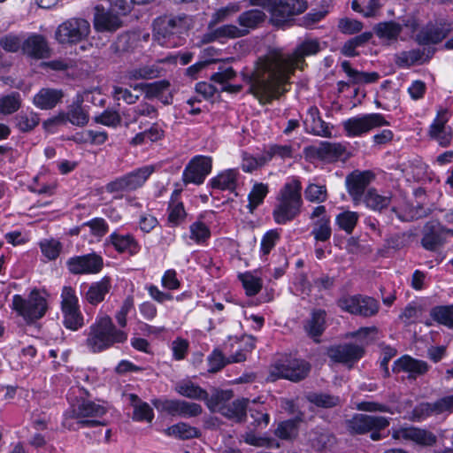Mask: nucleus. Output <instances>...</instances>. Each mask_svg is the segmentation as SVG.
<instances>
[{
  "label": "nucleus",
  "instance_id": "17",
  "mask_svg": "<svg viewBox=\"0 0 453 453\" xmlns=\"http://www.w3.org/2000/svg\"><path fill=\"white\" fill-rule=\"evenodd\" d=\"M393 437L399 441H412L421 446H433L436 435L432 432L414 426L400 427L394 431Z\"/></svg>",
  "mask_w": 453,
  "mask_h": 453
},
{
  "label": "nucleus",
  "instance_id": "42",
  "mask_svg": "<svg viewBox=\"0 0 453 453\" xmlns=\"http://www.w3.org/2000/svg\"><path fill=\"white\" fill-rule=\"evenodd\" d=\"M39 122V115L33 111H22L15 117L17 128L24 133L32 131Z\"/></svg>",
  "mask_w": 453,
  "mask_h": 453
},
{
  "label": "nucleus",
  "instance_id": "55",
  "mask_svg": "<svg viewBox=\"0 0 453 453\" xmlns=\"http://www.w3.org/2000/svg\"><path fill=\"white\" fill-rule=\"evenodd\" d=\"M375 34L380 38L385 40L396 39L402 31V27L395 22H383L378 24L375 28Z\"/></svg>",
  "mask_w": 453,
  "mask_h": 453
},
{
  "label": "nucleus",
  "instance_id": "64",
  "mask_svg": "<svg viewBox=\"0 0 453 453\" xmlns=\"http://www.w3.org/2000/svg\"><path fill=\"white\" fill-rule=\"evenodd\" d=\"M311 441L313 449L320 452L330 449L335 443L334 436L326 431L316 434Z\"/></svg>",
  "mask_w": 453,
  "mask_h": 453
},
{
  "label": "nucleus",
  "instance_id": "58",
  "mask_svg": "<svg viewBox=\"0 0 453 453\" xmlns=\"http://www.w3.org/2000/svg\"><path fill=\"white\" fill-rule=\"evenodd\" d=\"M351 7L365 17H372L378 12L380 3L379 0H353Z\"/></svg>",
  "mask_w": 453,
  "mask_h": 453
},
{
  "label": "nucleus",
  "instance_id": "29",
  "mask_svg": "<svg viewBox=\"0 0 453 453\" xmlns=\"http://www.w3.org/2000/svg\"><path fill=\"white\" fill-rule=\"evenodd\" d=\"M111 288V279L104 277L88 286V290L84 294V299L91 305H97L104 300Z\"/></svg>",
  "mask_w": 453,
  "mask_h": 453
},
{
  "label": "nucleus",
  "instance_id": "14",
  "mask_svg": "<svg viewBox=\"0 0 453 453\" xmlns=\"http://www.w3.org/2000/svg\"><path fill=\"white\" fill-rule=\"evenodd\" d=\"M103 265V257L96 253L74 256L66 261V267L73 274L98 273Z\"/></svg>",
  "mask_w": 453,
  "mask_h": 453
},
{
  "label": "nucleus",
  "instance_id": "52",
  "mask_svg": "<svg viewBox=\"0 0 453 453\" xmlns=\"http://www.w3.org/2000/svg\"><path fill=\"white\" fill-rule=\"evenodd\" d=\"M280 238V231L278 229H271L264 234L260 242V257L261 259L266 260L267 256L276 246Z\"/></svg>",
  "mask_w": 453,
  "mask_h": 453
},
{
  "label": "nucleus",
  "instance_id": "39",
  "mask_svg": "<svg viewBox=\"0 0 453 453\" xmlns=\"http://www.w3.org/2000/svg\"><path fill=\"white\" fill-rule=\"evenodd\" d=\"M250 403V401L247 398L238 399L230 403H226L219 413L235 421H242Z\"/></svg>",
  "mask_w": 453,
  "mask_h": 453
},
{
  "label": "nucleus",
  "instance_id": "59",
  "mask_svg": "<svg viewBox=\"0 0 453 453\" xmlns=\"http://www.w3.org/2000/svg\"><path fill=\"white\" fill-rule=\"evenodd\" d=\"M424 58V52L419 49H413L408 51H402L396 56V64L399 66H411L421 63Z\"/></svg>",
  "mask_w": 453,
  "mask_h": 453
},
{
  "label": "nucleus",
  "instance_id": "51",
  "mask_svg": "<svg viewBox=\"0 0 453 453\" xmlns=\"http://www.w3.org/2000/svg\"><path fill=\"white\" fill-rule=\"evenodd\" d=\"M42 254L48 261L56 260L63 249L60 241L54 238L42 239L39 242Z\"/></svg>",
  "mask_w": 453,
  "mask_h": 453
},
{
  "label": "nucleus",
  "instance_id": "1",
  "mask_svg": "<svg viewBox=\"0 0 453 453\" xmlns=\"http://www.w3.org/2000/svg\"><path fill=\"white\" fill-rule=\"evenodd\" d=\"M320 50L317 40L302 42L291 54L281 50H273L258 58L251 71L242 73V81L249 85L248 92L267 104L278 99L287 88L291 74L296 68H303L304 58L318 53Z\"/></svg>",
  "mask_w": 453,
  "mask_h": 453
},
{
  "label": "nucleus",
  "instance_id": "3",
  "mask_svg": "<svg viewBox=\"0 0 453 453\" xmlns=\"http://www.w3.org/2000/svg\"><path fill=\"white\" fill-rule=\"evenodd\" d=\"M302 185L297 179L288 180L279 192L273 217L277 224L284 225L296 219L301 212Z\"/></svg>",
  "mask_w": 453,
  "mask_h": 453
},
{
  "label": "nucleus",
  "instance_id": "62",
  "mask_svg": "<svg viewBox=\"0 0 453 453\" xmlns=\"http://www.w3.org/2000/svg\"><path fill=\"white\" fill-rule=\"evenodd\" d=\"M267 194L268 187L266 184H254L252 189L250 190L248 196L250 210L252 211L255 208H257L260 203H262Z\"/></svg>",
  "mask_w": 453,
  "mask_h": 453
},
{
  "label": "nucleus",
  "instance_id": "60",
  "mask_svg": "<svg viewBox=\"0 0 453 453\" xmlns=\"http://www.w3.org/2000/svg\"><path fill=\"white\" fill-rule=\"evenodd\" d=\"M344 147L340 143L323 142L317 149L318 155L326 159L339 157L342 155Z\"/></svg>",
  "mask_w": 453,
  "mask_h": 453
},
{
  "label": "nucleus",
  "instance_id": "40",
  "mask_svg": "<svg viewBox=\"0 0 453 453\" xmlns=\"http://www.w3.org/2000/svg\"><path fill=\"white\" fill-rule=\"evenodd\" d=\"M341 67L350 79V82L352 83H371L376 81L380 78L378 73H365L353 69L349 61H342Z\"/></svg>",
  "mask_w": 453,
  "mask_h": 453
},
{
  "label": "nucleus",
  "instance_id": "50",
  "mask_svg": "<svg viewBox=\"0 0 453 453\" xmlns=\"http://www.w3.org/2000/svg\"><path fill=\"white\" fill-rule=\"evenodd\" d=\"M359 219V214L356 211H344L335 218L336 226L348 234H352Z\"/></svg>",
  "mask_w": 453,
  "mask_h": 453
},
{
  "label": "nucleus",
  "instance_id": "11",
  "mask_svg": "<svg viewBox=\"0 0 453 453\" xmlns=\"http://www.w3.org/2000/svg\"><path fill=\"white\" fill-rule=\"evenodd\" d=\"M155 171L156 166L153 165H143L109 183L107 190L110 192L134 190L141 188Z\"/></svg>",
  "mask_w": 453,
  "mask_h": 453
},
{
  "label": "nucleus",
  "instance_id": "38",
  "mask_svg": "<svg viewBox=\"0 0 453 453\" xmlns=\"http://www.w3.org/2000/svg\"><path fill=\"white\" fill-rule=\"evenodd\" d=\"M450 28L443 25L426 27L422 30L418 39L421 44H436L441 42L449 33Z\"/></svg>",
  "mask_w": 453,
  "mask_h": 453
},
{
  "label": "nucleus",
  "instance_id": "26",
  "mask_svg": "<svg viewBox=\"0 0 453 453\" xmlns=\"http://www.w3.org/2000/svg\"><path fill=\"white\" fill-rule=\"evenodd\" d=\"M245 35H247L246 28H239L234 25H224L216 28H209V31L203 35L202 41L204 43H209L226 38H238Z\"/></svg>",
  "mask_w": 453,
  "mask_h": 453
},
{
  "label": "nucleus",
  "instance_id": "22",
  "mask_svg": "<svg viewBox=\"0 0 453 453\" xmlns=\"http://www.w3.org/2000/svg\"><path fill=\"white\" fill-rule=\"evenodd\" d=\"M163 409L173 416L182 418H195L203 412L200 404L184 400H166L163 403Z\"/></svg>",
  "mask_w": 453,
  "mask_h": 453
},
{
  "label": "nucleus",
  "instance_id": "27",
  "mask_svg": "<svg viewBox=\"0 0 453 453\" xmlns=\"http://www.w3.org/2000/svg\"><path fill=\"white\" fill-rule=\"evenodd\" d=\"M123 396L125 402L128 403L134 409L132 418L134 421L150 423L153 420L154 411L149 403L142 401L134 394H125Z\"/></svg>",
  "mask_w": 453,
  "mask_h": 453
},
{
  "label": "nucleus",
  "instance_id": "36",
  "mask_svg": "<svg viewBox=\"0 0 453 453\" xmlns=\"http://www.w3.org/2000/svg\"><path fill=\"white\" fill-rule=\"evenodd\" d=\"M82 99L69 106L66 113L59 116L60 120H67L74 126H85L89 119L88 111L81 105Z\"/></svg>",
  "mask_w": 453,
  "mask_h": 453
},
{
  "label": "nucleus",
  "instance_id": "2",
  "mask_svg": "<svg viewBox=\"0 0 453 453\" xmlns=\"http://www.w3.org/2000/svg\"><path fill=\"white\" fill-rule=\"evenodd\" d=\"M127 340V334L118 329L109 316L104 315L96 318L89 326L86 346L91 352L98 353L116 343H123Z\"/></svg>",
  "mask_w": 453,
  "mask_h": 453
},
{
  "label": "nucleus",
  "instance_id": "47",
  "mask_svg": "<svg viewBox=\"0 0 453 453\" xmlns=\"http://www.w3.org/2000/svg\"><path fill=\"white\" fill-rule=\"evenodd\" d=\"M265 17V13L260 10L255 9L244 12L238 18L239 28H246L248 34L250 29L255 28L264 21Z\"/></svg>",
  "mask_w": 453,
  "mask_h": 453
},
{
  "label": "nucleus",
  "instance_id": "63",
  "mask_svg": "<svg viewBox=\"0 0 453 453\" xmlns=\"http://www.w3.org/2000/svg\"><path fill=\"white\" fill-rule=\"evenodd\" d=\"M20 95L13 92L10 95L0 98V112L4 114H11L19 110L20 107Z\"/></svg>",
  "mask_w": 453,
  "mask_h": 453
},
{
  "label": "nucleus",
  "instance_id": "19",
  "mask_svg": "<svg viewBox=\"0 0 453 453\" xmlns=\"http://www.w3.org/2000/svg\"><path fill=\"white\" fill-rule=\"evenodd\" d=\"M310 371V365L300 359H293L288 364H276L273 374L292 381H298L304 379Z\"/></svg>",
  "mask_w": 453,
  "mask_h": 453
},
{
  "label": "nucleus",
  "instance_id": "24",
  "mask_svg": "<svg viewBox=\"0 0 453 453\" xmlns=\"http://www.w3.org/2000/svg\"><path fill=\"white\" fill-rule=\"evenodd\" d=\"M240 173L236 168H230L219 173L209 180L212 189L234 192L240 183Z\"/></svg>",
  "mask_w": 453,
  "mask_h": 453
},
{
  "label": "nucleus",
  "instance_id": "6",
  "mask_svg": "<svg viewBox=\"0 0 453 453\" xmlns=\"http://www.w3.org/2000/svg\"><path fill=\"white\" fill-rule=\"evenodd\" d=\"M12 307L27 321H35L45 315L48 303L43 293L33 290L27 298L19 295L13 296Z\"/></svg>",
  "mask_w": 453,
  "mask_h": 453
},
{
  "label": "nucleus",
  "instance_id": "12",
  "mask_svg": "<svg viewBox=\"0 0 453 453\" xmlns=\"http://www.w3.org/2000/svg\"><path fill=\"white\" fill-rule=\"evenodd\" d=\"M450 116L449 110L440 108L428 128L429 137L441 147H449L453 139V129L448 125Z\"/></svg>",
  "mask_w": 453,
  "mask_h": 453
},
{
  "label": "nucleus",
  "instance_id": "32",
  "mask_svg": "<svg viewBox=\"0 0 453 453\" xmlns=\"http://www.w3.org/2000/svg\"><path fill=\"white\" fill-rule=\"evenodd\" d=\"M180 190L175 189L172 193L167 208L168 222L173 226L180 225L187 217V212L183 203L180 200Z\"/></svg>",
  "mask_w": 453,
  "mask_h": 453
},
{
  "label": "nucleus",
  "instance_id": "54",
  "mask_svg": "<svg viewBox=\"0 0 453 453\" xmlns=\"http://www.w3.org/2000/svg\"><path fill=\"white\" fill-rule=\"evenodd\" d=\"M306 398L310 403L321 408H332L338 405L341 402L339 396L326 393H309Z\"/></svg>",
  "mask_w": 453,
  "mask_h": 453
},
{
  "label": "nucleus",
  "instance_id": "57",
  "mask_svg": "<svg viewBox=\"0 0 453 453\" xmlns=\"http://www.w3.org/2000/svg\"><path fill=\"white\" fill-rule=\"evenodd\" d=\"M268 159L280 158L282 160L293 157L294 150L290 144H272L265 151Z\"/></svg>",
  "mask_w": 453,
  "mask_h": 453
},
{
  "label": "nucleus",
  "instance_id": "28",
  "mask_svg": "<svg viewBox=\"0 0 453 453\" xmlns=\"http://www.w3.org/2000/svg\"><path fill=\"white\" fill-rule=\"evenodd\" d=\"M235 75L236 73L233 67H219L218 72L211 75V81L219 88L220 92L238 93L242 87L229 83Z\"/></svg>",
  "mask_w": 453,
  "mask_h": 453
},
{
  "label": "nucleus",
  "instance_id": "35",
  "mask_svg": "<svg viewBox=\"0 0 453 453\" xmlns=\"http://www.w3.org/2000/svg\"><path fill=\"white\" fill-rule=\"evenodd\" d=\"M174 389L179 395L189 399L203 401L207 398V391L188 379L177 382Z\"/></svg>",
  "mask_w": 453,
  "mask_h": 453
},
{
  "label": "nucleus",
  "instance_id": "18",
  "mask_svg": "<svg viewBox=\"0 0 453 453\" xmlns=\"http://www.w3.org/2000/svg\"><path fill=\"white\" fill-rule=\"evenodd\" d=\"M373 175L369 171L353 172L346 178V186L355 205L361 203L365 190L372 180Z\"/></svg>",
  "mask_w": 453,
  "mask_h": 453
},
{
  "label": "nucleus",
  "instance_id": "43",
  "mask_svg": "<svg viewBox=\"0 0 453 453\" xmlns=\"http://www.w3.org/2000/svg\"><path fill=\"white\" fill-rule=\"evenodd\" d=\"M64 326L72 331H77L84 325L80 307L61 309Z\"/></svg>",
  "mask_w": 453,
  "mask_h": 453
},
{
  "label": "nucleus",
  "instance_id": "21",
  "mask_svg": "<svg viewBox=\"0 0 453 453\" xmlns=\"http://www.w3.org/2000/svg\"><path fill=\"white\" fill-rule=\"evenodd\" d=\"M122 26L120 17L101 5L95 8L94 27L97 32H114Z\"/></svg>",
  "mask_w": 453,
  "mask_h": 453
},
{
  "label": "nucleus",
  "instance_id": "20",
  "mask_svg": "<svg viewBox=\"0 0 453 453\" xmlns=\"http://www.w3.org/2000/svg\"><path fill=\"white\" fill-rule=\"evenodd\" d=\"M453 411V395L444 396L434 403H421L414 409V415L418 420H423L432 415Z\"/></svg>",
  "mask_w": 453,
  "mask_h": 453
},
{
  "label": "nucleus",
  "instance_id": "61",
  "mask_svg": "<svg viewBox=\"0 0 453 453\" xmlns=\"http://www.w3.org/2000/svg\"><path fill=\"white\" fill-rule=\"evenodd\" d=\"M305 198L312 203H321L327 199V190L325 185L311 183L304 191Z\"/></svg>",
  "mask_w": 453,
  "mask_h": 453
},
{
  "label": "nucleus",
  "instance_id": "23",
  "mask_svg": "<svg viewBox=\"0 0 453 453\" xmlns=\"http://www.w3.org/2000/svg\"><path fill=\"white\" fill-rule=\"evenodd\" d=\"M107 242L111 244L119 253H127L130 256L138 254L141 245L132 234L112 232L107 238Z\"/></svg>",
  "mask_w": 453,
  "mask_h": 453
},
{
  "label": "nucleus",
  "instance_id": "10",
  "mask_svg": "<svg viewBox=\"0 0 453 453\" xmlns=\"http://www.w3.org/2000/svg\"><path fill=\"white\" fill-rule=\"evenodd\" d=\"M252 5L261 6L271 14L272 22L280 26L288 21L291 17L303 12V4L299 3L295 7L287 4V0H250Z\"/></svg>",
  "mask_w": 453,
  "mask_h": 453
},
{
  "label": "nucleus",
  "instance_id": "15",
  "mask_svg": "<svg viewBox=\"0 0 453 453\" xmlns=\"http://www.w3.org/2000/svg\"><path fill=\"white\" fill-rule=\"evenodd\" d=\"M310 219L313 220L311 235L317 242H327L332 236L331 219L324 205L316 206Z\"/></svg>",
  "mask_w": 453,
  "mask_h": 453
},
{
  "label": "nucleus",
  "instance_id": "7",
  "mask_svg": "<svg viewBox=\"0 0 453 453\" xmlns=\"http://www.w3.org/2000/svg\"><path fill=\"white\" fill-rule=\"evenodd\" d=\"M91 31L90 23L81 18H71L56 29L55 39L62 45H74L86 40Z\"/></svg>",
  "mask_w": 453,
  "mask_h": 453
},
{
  "label": "nucleus",
  "instance_id": "41",
  "mask_svg": "<svg viewBox=\"0 0 453 453\" xmlns=\"http://www.w3.org/2000/svg\"><path fill=\"white\" fill-rule=\"evenodd\" d=\"M106 412V408L99 403L91 401H83L73 411L76 418H100Z\"/></svg>",
  "mask_w": 453,
  "mask_h": 453
},
{
  "label": "nucleus",
  "instance_id": "45",
  "mask_svg": "<svg viewBox=\"0 0 453 453\" xmlns=\"http://www.w3.org/2000/svg\"><path fill=\"white\" fill-rule=\"evenodd\" d=\"M211 238L209 226L201 220H196L189 226V239L197 245H204Z\"/></svg>",
  "mask_w": 453,
  "mask_h": 453
},
{
  "label": "nucleus",
  "instance_id": "30",
  "mask_svg": "<svg viewBox=\"0 0 453 453\" xmlns=\"http://www.w3.org/2000/svg\"><path fill=\"white\" fill-rule=\"evenodd\" d=\"M23 51L35 58H45L50 55V48L45 38L40 35H30L22 44Z\"/></svg>",
  "mask_w": 453,
  "mask_h": 453
},
{
  "label": "nucleus",
  "instance_id": "49",
  "mask_svg": "<svg viewBox=\"0 0 453 453\" xmlns=\"http://www.w3.org/2000/svg\"><path fill=\"white\" fill-rule=\"evenodd\" d=\"M245 293L249 296H256L262 288L263 281L260 277L255 275L251 272H246L239 274Z\"/></svg>",
  "mask_w": 453,
  "mask_h": 453
},
{
  "label": "nucleus",
  "instance_id": "37",
  "mask_svg": "<svg viewBox=\"0 0 453 453\" xmlns=\"http://www.w3.org/2000/svg\"><path fill=\"white\" fill-rule=\"evenodd\" d=\"M326 313L322 309L313 310L311 318L304 324L306 333L315 338L322 334L325 330Z\"/></svg>",
  "mask_w": 453,
  "mask_h": 453
},
{
  "label": "nucleus",
  "instance_id": "48",
  "mask_svg": "<svg viewBox=\"0 0 453 453\" xmlns=\"http://www.w3.org/2000/svg\"><path fill=\"white\" fill-rule=\"evenodd\" d=\"M165 434L169 436L187 440L197 437L199 435V431L187 423L180 422L169 426L165 430Z\"/></svg>",
  "mask_w": 453,
  "mask_h": 453
},
{
  "label": "nucleus",
  "instance_id": "13",
  "mask_svg": "<svg viewBox=\"0 0 453 453\" xmlns=\"http://www.w3.org/2000/svg\"><path fill=\"white\" fill-rule=\"evenodd\" d=\"M212 169V158L197 155L191 158L183 170L182 180L185 184L201 185Z\"/></svg>",
  "mask_w": 453,
  "mask_h": 453
},
{
  "label": "nucleus",
  "instance_id": "33",
  "mask_svg": "<svg viewBox=\"0 0 453 453\" xmlns=\"http://www.w3.org/2000/svg\"><path fill=\"white\" fill-rule=\"evenodd\" d=\"M163 69L158 63L133 66L127 70L125 78L130 81L151 80L161 75Z\"/></svg>",
  "mask_w": 453,
  "mask_h": 453
},
{
  "label": "nucleus",
  "instance_id": "31",
  "mask_svg": "<svg viewBox=\"0 0 453 453\" xmlns=\"http://www.w3.org/2000/svg\"><path fill=\"white\" fill-rule=\"evenodd\" d=\"M391 194L389 192H379L375 188H369L362 197L365 206L374 211H381L391 203Z\"/></svg>",
  "mask_w": 453,
  "mask_h": 453
},
{
  "label": "nucleus",
  "instance_id": "34",
  "mask_svg": "<svg viewBox=\"0 0 453 453\" xmlns=\"http://www.w3.org/2000/svg\"><path fill=\"white\" fill-rule=\"evenodd\" d=\"M61 90L54 88H42L34 97V104L42 110L54 108L62 98Z\"/></svg>",
  "mask_w": 453,
  "mask_h": 453
},
{
  "label": "nucleus",
  "instance_id": "44",
  "mask_svg": "<svg viewBox=\"0 0 453 453\" xmlns=\"http://www.w3.org/2000/svg\"><path fill=\"white\" fill-rule=\"evenodd\" d=\"M233 397L232 391L230 390H216L211 396L207 393V398L203 399L205 402L208 409L213 412H220L221 409Z\"/></svg>",
  "mask_w": 453,
  "mask_h": 453
},
{
  "label": "nucleus",
  "instance_id": "53",
  "mask_svg": "<svg viewBox=\"0 0 453 453\" xmlns=\"http://www.w3.org/2000/svg\"><path fill=\"white\" fill-rule=\"evenodd\" d=\"M308 117L312 121L311 133L322 137H329L331 131L326 123L321 119L319 111L317 107H311L308 110Z\"/></svg>",
  "mask_w": 453,
  "mask_h": 453
},
{
  "label": "nucleus",
  "instance_id": "16",
  "mask_svg": "<svg viewBox=\"0 0 453 453\" xmlns=\"http://www.w3.org/2000/svg\"><path fill=\"white\" fill-rule=\"evenodd\" d=\"M389 425V419L382 416L357 414L349 421L352 433L362 434L372 430H381Z\"/></svg>",
  "mask_w": 453,
  "mask_h": 453
},
{
  "label": "nucleus",
  "instance_id": "46",
  "mask_svg": "<svg viewBox=\"0 0 453 453\" xmlns=\"http://www.w3.org/2000/svg\"><path fill=\"white\" fill-rule=\"evenodd\" d=\"M430 316L437 323L453 330V304L435 306L431 310Z\"/></svg>",
  "mask_w": 453,
  "mask_h": 453
},
{
  "label": "nucleus",
  "instance_id": "8",
  "mask_svg": "<svg viewBox=\"0 0 453 453\" xmlns=\"http://www.w3.org/2000/svg\"><path fill=\"white\" fill-rule=\"evenodd\" d=\"M389 122L380 113H365L349 118L342 126L348 137H362L374 128L388 126Z\"/></svg>",
  "mask_w": 453,
  "mask_h": 453
},
{
  "label": "nucleus",
  "instance_id": "5",
  "mask_svg": "<svg viewBox=\"0 0 453 453\" xmlns=\"http://www.w3.org/2000/svg\"><path fill=\"white\" fill-rule=\"evenodd\" d=\"M188 24L186 17L158 19L154 24V41L165 48H175L183 44L182 34Z\"/></svg>",
  "mask_w": 453,
  "mask_h": 453
},
{
  "label": "nucleus",
  "instance_id": "56",
  "mask_svg": "<svg viewBox=\"0 0 453 453\" xmlns=\"http://www.w3.org/2000/svg\"><path fill=\"white\" fill-rule=\"evenodd\" d=\"M157 111L154 106L142 103L133 108H130L125 113V116L130 122H136L141 116L155 118Z\"/></svg>",
  "mask_w": 453,
  "mask_h": 453
},
{
  "label": "nucleus",
  "instance_id": "25",
  "mask_svg": "<svg viewBox=\"0 0 453 453\" xmlns=\"http://www.w3.org/2000/svg\"><path fill=\"white\" fill-rule=\"evenodd\" d=\"M393 370L395 372H406L408 378L416 379L427 372L428 365L425 361L415 359L410 356H403L394 363Z\"/></svg>",
  "mask_w": 453,
  "mask_h": 453
},
{
  "label": "nucleus",
  "instance_id": "4",
  "mask_svg": "<svg viewBox=\"0 0 453 453\" xmlns=\"http://www.w3.org/2000/svg\"><path fill=\"white\" fill-rule=\"evenodd\" d=\"M377 333L376 327H363L351 334L360 341V344L345 343L332 347L328 350L330 358L337 363L346 364L349 366L357 362L364 355V345L372 342Z\"/></svg>",
  "mask_w": 453,
  "mask_h": 453
},
{
  "label": "nucleus",
  "instance_id": "9",
  "mask_svg": "<svg viewBox=\"0 0 453 453\" xmlns=\"http://www.w3.org/2000/svg\"><path fill=\"white\" fill-rule=\"evenodd\" d=\"M338 307L349 314L372 317L379 311V303L372 297L362 295H344L337 300Z\"/></svg>",
  "mask_w": 453,
  "mask_h": 453
}]
</instances>
